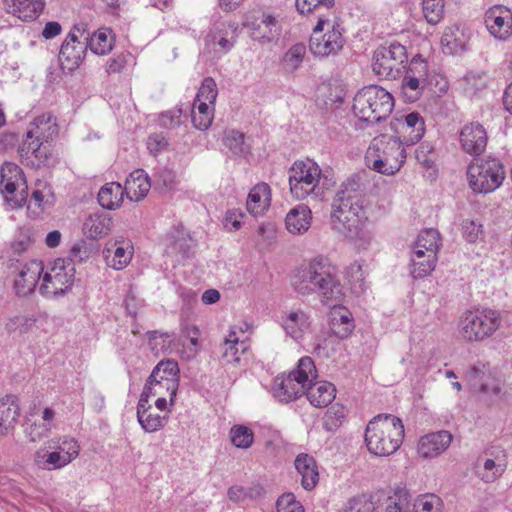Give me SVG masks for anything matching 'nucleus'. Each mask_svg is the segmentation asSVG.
Segmentation results:
<instances>
[{
	"instance_id": "f257e3e1",
	"label": "nucleus",
	"mask_w": 512,
	"mask_h": 512,
	"mask_svg": "<svg viewBox=\"0 0 512 512\" xmlns=\"http://www.w3.org/2000/svg\"><path fill=\"white\" fill-rule=\"evenodd\" d=\"M290 284L298 296H317L324 304L343 295L339 269L323 255L312 257L294 268L290 274Z\"/></svg>"
},
{
	"instance_id": "f03ea898",
	"label": "nucleus",
	"mask_w": 512,
	"mask_h": 512,
	"mask_svg": "<svg viewBox=\"0 0 512 512\" xmlns=\"http://www.w3.org/2000/svg\"><path fill=\"white\" fill-rule=\"evenodd\" d=\"M359 188L357 181H347L332 202L333 228L350 237L358 236L367 221L364 198Z\"/></svg>"
},
{
	"instance_id": "7ed1b4c3",
	"label": "nucleus",
	"mask_w": 512,
	"mask_h": 512,
	"mask_svg": "<svg viewBox=\"0 0 512 512\" xmlns=\"http://www.w3.org/2000/svg\"><path fill=\"white\" fill-rule=\"evenodd\" d=\"M404 439L402 420L391 414H379L373 417L365 430V444L368 451L379 457L394 454Z\"/></svg>"
},
{
	"instance_id": "20e7f679",
	"label": "nucleus",
	"mask_w": 512,
	"mask_h": 512,
	"mask_svg": "<svg viewBox=\"0 0 512 512\" xmlns=\"http://www.w3.org/2000/svg\"><path fill=\"white\" fill-rule=\"evenodd\" d=\"M289 186L292 196L297 200L310 198L322 201L330 183L320 166L311 159L294 162L289 170Z\"/></svg>"
},
{
	"instance_id": "39448f33",
	"label": "nucleus",
	"mask_w": 512,
	"mask_h": 512,
	"mask_svg": "<svg viewBox=\"0 0 512 512\" xmlns=\"http://www.w3.org/2000/svg\"><path fill=\"white\" fill-rule=\"evenodd\" d=\"M393 107V96L384 88L377 85L362 88L356 93L352 106V111L359 120L357 128L365 129L385 120Z\"/></svg>"
},
{
	"instance_id": "423d86ee",
	"label": "nucleus",
	"mask_w": 512,
	"mask_h": 512,
	"mask_svg": "<svg viewBox=\"0 0 512 512\" xmlns=\"http://www.w3.org/2000/svg\"><path fill=\"white\" fill-rule=\"evenodd\" d=\"M316 378L317 370L312 358L304 356L299 359L294 370L274 378L271 387L272 395L280 403L292 402L304 395L309 383Z\"/></svg>"
},
{
	"instance_id": "0eeeda50",
	"label": "nucleus",
	"mask_w": 512,
	"mask_h": 512,
	"mask_svg": "<svg viewBox=\"0 0 512 512\" xmlns=\"http://www.w3.org/2000/svg\"><path fill=\"white\" fill-rule=\"evenodd\" d=\"M405 147L399 138L374 139L365 156L367 166L384 175H394L405 162Z\"/></svg>"
},
{
	"instance_id": "6e6552de",
	"label": "nucleus",
	"mask_w": 512,
	"mask_h": 512,
	"mask_svg": "<svg viewBox=\"0 0 512 512\" xmlns=\"http://www.w3.org/2000/svg\"><path fill=\"white\" fill-rule=\"evenodd\" d=\"M501 322V316L497 310L490 308L468 310L460 317L458 333L467 342H482L500 328Z\"/></svg>"
},
{
	"instance_id": "1a4fd4ad",
	"label": "nucleus",
	"mask_w": 512,
	"mask_h": 512,
	"mask_svg": "<svg viewBox=\"0 0 512 512\" xmlns=\"http://www.w3.org/2000/svg\"><path fill=\"white\" fill-rule=\"evenodd\" d=\"M469 186L476 193H490L498 189L506 176L502 162L493 157L475 159L467 170Z\"/></svg>"
},
{
	"instance_id": "9d476101",
	"label": "nucleus",
	"mask_w": 512,
	"mask_h": 512,
	"mask_svg": "<svg viewBox=\"0 0 512 512\" xmlns=\"http://www.w3.org/2000/svg\"><path fill=\"white\" fill-rule=\"evenodd\" d=\"M343 28L335 18L320 16L309 41L315 56L328 57L338 54L344 47Z\"/></svg>"
},
{
	"instance_id": "9b49d317",
	"label": "nucleus",
	"mask_w": 512,
	"mask_h": 512,
	"mask_svg": "<svg viewBox=\"0 0 512 512\" xmlns=\"http://www.w3.org/2000/svg\"><path fill=\"white\" fill-rule=\"evenodd\" d=\"M75 266L59 258L44 272L39 293L47 299H57L72 288L75 281Z\"/></svg>"
},
{
	"instance_id": "f8f14e48",
	"label": "nucleus",
	"mask_w": 512,
	"mask_h": 512,
	"mask_svg": "<svg viewBox=\"0 0 512 512\" xmlns=\"http://www.w3.org/2000/svg\"><path fill=\"white\" fill-rule=\"evenodd\" d=\"M407 59L405 46L399 42H391L388 46H380L374 51L372 68L380 77L395 79Z\"/></svg>"
},
{
	"instance_id": "ddd939ff",
	"label": "nucleus",
	"mask_w": 512,
	"mask_h": 512,
	"mask_svg": "<svg viewBox=\"0 0 512 512\" xmlns=\"http://www.w3.org/2000/svg\"><path fill=\"white\" fill-rule=\"evenodd\" d=\"M26 185L22 169L6 162L0 169V192L14 208L22 207L27 201Z\"/></svg>"
},
{
	"instance_id": "4468645a",
	"label": "nucleus",
	"mask_w": 512,
	"mask_h": 512,
	"mask_svg": "<svg viewBox=\"0 0 512 512\" xmlns=\"http://www.w3.org/2000/svg\"><path fill=\"white\" fill-rule=\"evenodd\" d=\"M13 275V289L18 296L30 295L36 288L44 266L42 261L31 260L26 263L16 262L10 266Z\"/></svg>"
},
{
	"instance_id": "2eb2a0df",
	"label": "nucleus",
	"mask_w": 512,
	"mask_h": 512,
	"mask_svg": "<svg viewBox=\"0 0 512 512\" xmlns=\"http://www.w3.org/2000/svg\"><path fill=\"white\" fill-rule=\"evenodd\" d=\"M378 512H413L411 495L405 488L396 487L374 492Z\"/></svg>"
},
{
	"instance_id": "dca6fc26",
	"label": "nucleus",
	"mask_w": 512,
	"mask_h": 512,
	"mask_svg": "<svg viewBox=\"0 0 512 512\" xmlns=\"http://www.w3.org/2000/svg\"><path fill=\"white\" fill-rule=\"evenodd\" d=\"M397 122V130L402 145L412 146L418 143L425 134V121L418 112H411L395 119Z\"/></svg>"
},
{
	"instance_id": "f3484780",
	"label": "nucleus",
	"mask_w": 512,
	"mask_h": 512,
	"mask_svg": "<svg viewBox=\"0 0 512 512\" xmlns=\"http://www.w3.org/2000/svg\"><path fill=\"white\" fill-rule=\"evenodd\" d=\"M50 144L37 139H24L20 148L21 157L32 167L52 165L56 158Z\"/></svg>"
},
{
	"instance_id": "a211bd4d",
	"label": "nucleus",
	"mask_w": 512,
	"mask_h": 512,
	"mask_svg": "<svg viewBox=\"0 0 512 512\" xmlns=\"http://www.w3.org/2000/svg\"><path fill=\"white\" fill-rule=\"evenodd\" d=\"M485 25L497 39H506L512 31V12L503 5H494L485 13Z\"/></svg>"
},
{
	"instance_id": "6ab92c4d",
	"label": "nucleus",
	"mask_w": 512,
	"mask_h": 512,
	"mask_svg": "<svg viewBox=\"0 0 512 512\" xmlns=\"http://www.w3.org/2000/svg\"><path fill=\"white\" fill-rule=\"evenodd\" d=\"M459 141L463 151L470 155L482 154L487 146L488 136L486 129L478 122H471L463 126L459 134Z\"/></svg>"
},
{
	"instance_id": "aec40b11",
	"label": "nucleus",
	"mask_w": 512,
	"mask_h": 512,
	"mask_svg": "<svg viewBox=\"0 0 512 512\" xmlns=\"http://www.w3.org/2000/svg\"><path fill=\"white\" fill-rule=\"evenodd\" d=\"M86 49V42H81L74 32H70L62 43L59 52V61L63 69L72 71L79 67L84 59Z\"/></svg>"
},
{
	"instance_id": "412c9836",
	"label": "nucleus",
	"mask_w": 512,
	"mask_h": 512,
	"mask_svg": "<svg viewBox=\"0 0 512 512\" xmlns=\"http://www.w3.org/2000/svg\"><path fill=\"white\" fill-rule=\"evenodd\" d=\"M452 439L446 430L426 434L418 441L417 453L424 459L437 457L450 446Z\"/></svg>"
},
{
	"instance_id": "4be33fe9",
	"label": "nucleus",
	"mask_w": 512,
	"mask_h": 512,
	"mask_svg": "<svg viewBox=\"0 0 512 512\" xmlns=\"http://www.w3.org/2000/svg\"><path fill=\"white\" fill-rule=\"evenodd\" d=\"M55 450L46 455L45 464L48 469H59L69 464L79 455L80 446L74 438L64 437L56 446Z\"/></svg>"
},
{
	"instance_id": "5701e85b",
	"label": "nucleus",
	"mask_w": 512,
	"mask_h": 512,
	"mask_svg": "<svg viewBox=\"0 0 512 512\" xmlns=\"http://www.w3.org/2000/svg\"><path fill=\"white\" fill-rule=\"evenodd\" d=\"M58 133L59 127L56 118L51 113H43L30 123L25 139H37L41 142L51 143L56 139Z\"/></svg>"
},
{
	"instance_id": "b1692460",
	"label": "nucleus",
	"mask_w": 512,
	"mask_h": 512,
	"mask_svg": "<svg viewBox=\"0 0 512 512\" xmlns=\"http://www.w3.org/2000/svg\"><path fill=\"white\" fill-rule=\"evenodd\" d=\"M103 255L109 267L122 270L132 259L133 245L125 240L109 241L103 250Z\"/></svg>"
},
{
	"instance_id": "393cba45",
	"label": "nucleus",
	"mask_w": 512,
	"mask_h": 512,
	"mask_svg": "<svg viewBox=\"0 0 512 512\" xmlns=\"http://www.w3.org/2000/svg\"><path fill=\"white\" fill-rule=\"evenodd\" d=\"M6 11L24 22L37 19L43 12L45 0H3Z\"/></svg>"
},
{
	"instance_id": "a878e982",
	"label": "nucleus",
	"mask_w": 512,
	"mask_h": 512,
	"mask_svg": "<svg viewBox=\"0 0 512 512\" xmlns=\"http://www.w3.org/2000/svg\"><path fill=\"white\" fill-rule=\"evenodd\" d=\"M470 32L462 25H451L445 28L441 38L444 49L449 54L462 53L467 49Z\"/></svg>"
},
{
	"instance_id": "bb28decb",
	"label": "nucleus",
	"mask_w": 512,
	"mask_h": 512,
	"mask_svg": "<svg viewBox=\"0 0 512 512\" xmlns=\"http://www.w3.org/2000/svg\"><path fill=\"white\" fill-rule=\"evenodd\" d=\"M277 24L278 21L273 15L264 13L260 23L247 22L244 25L249 29L253 40L268 43L279 34Z\"/></svg>"
},
{
	"instance_id": "cd10ccee",
	"label": "nucleus",
	"mask_w": 512,
	"mask_h": 512,
	"mask_svg": "<svg viewBox=\"0 0 512 512\" xmlns=\"http://www.w3.org/2000/svg\"><path fill=\"white\" fill-rule=\"evenodd\" d=\"M177 382H171L169 379L163 377L153 378V373L149 376L140 398L149 400L152 396H165L167 394L170 399V405L174 404V398L178 391Z\"/></svg>"
},
{
	"instance_id": "c85d7f7f",
	"label": "nucleus",
	"mask_w": 512,
	"mask_h": 512,
	"mask_svg": "<svg viewBox=\"0 0 512 512\" xmlns=\"http://www.w3.org/2000/svg\"><path fill=\"white\" fill-rule=\"evenodd\" d=\"M305 394L311 405L315 407L328 406L336 396L335 386L327 381H311Z\"/></svg>"
},
{
	"instance_id": "c756f323",
	"label": "nucleus",
	"mask_w": 512,
	"mask_h": 512,
	"mask_svg": "<svg viewBox=\"0 0 512 512\" xmlns=\"http://www.w3.org/2000/svg\"><path fill=\"white\" fill-rule=\"evenodd\" d=\"M151 183L143 169H136L126 179L124 194L131 200L138 202L150 191Z\"/></svg>"
},
{
	"instance_id": "7c9ffc66",
	"label": "nucleus",
	"mask_w": 512,
	"mask_h": 512,
	"mask_svg": "<svg viewBox=\"0 0 512 512\" xmlns=\"http://www.w3.org/2000/svg\"><path fill=\"white\" fill-rule=\"evenodd\" d=\"M329 325L332 333L340 339L348 338L355 328L352 313L343 306L332 309Z\"/></svg>"
},
{
	"instance_id": "2f4dec72",
	"label": "nucleus",
	"mask_w": 512,
	"mask_h": 512,
	"mask_svg": "<svg viewBox=\"0 0 512 512\" xmlns=\"http://www.w3.org/2000/svg\"><path fill=\"white\" fill-rule=\"evenodd\" d=\"M137 420L145 432L152 433L164 426L165 417L153 411L149 400L139 398L137 404Z\"/></svg>"
},
{
	"instance_id": "473e14b6",
	"label": "nucleus",
	"mask_w": 512,
	"mask_h": 512,
	"mask_svg": "<svg viewBox=\"0 0 512 512\" xmlns=\"http://www.w3.org/2000/svg\"><path fill=\"white\" fill-rule=\"evenodd\" d=\"M271 189L268 184L261 182L249 192L246 207L254 216L262 214L270 206Z\"/></svg>"
},
{
	"instance_id": "72a5a7b5",
	"label": "nucleus",
	"mask_w": 512,
	"mask_h": 512,
	"mask_svg": "<svg viewBox=\"0 0 512 512\" xmlns=\"http://www.w3.org/2000/svg\"><path fill=\"white\" fill-rule=\"evenodd\" d=\"M312 212L306 205L291 209L285 218L287 230L292 234H303L311 226Z\"/></svg>"
},
{
	"instance_id": "f704fd0d",
	"label": "nucleus",
	"mask_w": 512,
	"mask_h": 512,
	"mask_svg": "<svg viewBox=\"0 0 512 512\" xmlns=\"http://www.w3.org/2000/svg\"><path fill=\"white\" fill-rule=\"evenodd\" d=\"M20 408L13 396L0 399V436L8 435L15 427Z\"/></svg>"
},
{
	"instance_id": "c9c22d12",
	"label": "nucleus",
	"mask_w": 512,
	"mask_h": 512,
	"mask_svg": "<svg viewBox=\"0 0 512 512\" xmlns=\"http://www.w3.org/2000/svg\"><path fill=\"white\" fill-rule=\"evenodd\" d=\"M309 325V315L300 309L290 311L282 317V327L293 339L301 338Z\"/></svg>"
},
{
	"instance_id": "e433bc0d",
	"label": "nucleus",
	"mask_w": 512,
	"mask_h": 512,
	"mask_svg": "<svg viewBox=\"0 0 512 512\" xmlns=\"http://www.w3.org/2000/svg\"><path fill=\"white\" fill-rule=\"evenodd\" d=\"M264 494V488L259 482H237L228 489V497L234 502L257 500Z\"/></svg>"
},
{
	"instance_id": "4c0bfd02",
	"label": "nucleus",
	"mask_w": 512,
	"mask_h": 512,
	"mask_svg": "<svg viewBox=\"0 0 512 512\" xmlns=\"http://www.w3.org/2000/svg\"><path fill=\"white\" fill-rule=\"evenodd\" d=\"M437 255L428 254L424 250H413L411 255V270L413 278H424L435 268Z\"/></svg>"
},
{
	"instance_id": "58836bf2",
	"label": "nucleus",
	"mask_w": 512,
	"mask_h": 512,
	"mask_svg": "<svg viewBox=\"0 0 512 512\" xmlns=\"http://www.w3.org/2000/svg\"><path fill=\"white\" fill-rule=\"evenodd\" d=\"M236 30L234 24L231 23H217L209 31L206 37V42L212 45H219L221 52L226 53L234 46V41L228 39L229 33Z\"/></svg>"
},
{
	"instance_id": "ea45409f",
	"label": "nucleus",
	"mask_w": 512,
	"mask_h": 512,
	"mask_svg": "<svg viewBox=\"0 0 512 512\" xmlns=\"http://www.w3.org/2000/svg\"><path fill=\"white\" fill-rule=\"evenodd\" d=\"M112 228V218L105 213L89 215L83 224V229L93 239L106 236Z\"/></svg>"
},
{
	"instance_id": "a19ab883",
	"label": "nucleus",
	"mask_w": 512,
	"mask_h": 512,
	"mask_svg": "<svg viewBox=\"0 0 512 512\" xmlns=\"http://www.w3.org/2000/svg\"><path fill=\"white\" fill-rule=\"evenodd\" d=\"M87 47L96 55L109 53L114 45V35L110 29L101 28L95 31L89 38H85Z\"/></svg>"
},
{
	"instance_id": "79ce46f5",
	"label": "nucleus",
	"mask_w": 512,
	"mask_h": 512,
	"mask_svg": "<svg viewBox=\"0 0 512 512\" xmlns=\"http://www.w3.org/2000/svg\"><path fill=\"white\" fill-rule=\"evenodd\" d=\"M124 196L123 187L116 182L105 184L98 193L99 204L108 210H115L120 207Z\"/></svg>"
},
{
	"instance_id": "37998d69",
	"label": "nucleus",
	"mask_w": 512,
	"mask_h": 512,
	"mask_svg": "<svg viewBox=\"0 0 512 512\" xmlns=\"http://www.w3.org/2000/svg\"><path fill=\"white\" fill-rule=\"evenodd\" d=\"M221 358L226 364H237L240 362V355L246 350V344L239 342L234 331L221 344Z\"/></svg>"
},
{
	"instance_id": "c03bdc74",
	"label": "nucleus",
	"mask_w": 512,
	"mask_h": 512,
	"mask_svg": "<svg viewBox=\"0 0 512 512\" xmlns=\"http://www.w3.org/2000/svg\"><path fill=\"white\" fill-rule=\"evenodd\" d=\"M338 512H378V501L374 493H363L348 499Z\"/></svg>"
},
{
	"instance_id": "a18cd8bd",
	"label": "nucleus",
	"mask_w": 512,
	"mask_h": 512,
	"mask_svg": "<svg viewBox=\"0 0 512 512\" xmlns=\"http://www.w3.org/2000/svg\"><path fill=\"white\" fill-rule=\"evenodd\" d=\"M215 105L205 102H195L192 108V123L198 130H207L214 118Z\"/></svg>"
},
{
	"instance_id": "49530a36",
	"label": "nucleus",
	"mask_w": 512,
	"mask_h": 512,
	"mask_svg": "<svg viewBox=\"0 0 512 512\" xmlns=\"http://www.w3.org/2000/svg\"><path fill=\"white\" fill-rule=\"evenodd\" d=\"M364 264L358 261L351 263L346 270V277L349 281L351 290L354 294L360 295L365 292L367 286L365 282L366 270Z\"/></svg>"
},
{
	"instance_id": "de8ad7c7",
	"label": "nucleus",
	"mask_w": 512,
	"mask_h": 512,
	"mask_svg": "<svg viewBox=\"0 0 512 512\" xmlns=\"http://www.w3.org/2000/svg\"><path fill=\"white\" fill-rule=\"evenodd\" d=\"M440 240V234L437 230L432 228L426 229L418 235L413 250H424L428 254L437 255Z\"/></svg>"
},
{
	"instance_id": "09e8293b",
	"label": "nucleus",
	"mask_w": 512,
	"mask_h": 512,
	"mask_svg": "<svg viewBox=\"0 0 512 512\" xmlns=\"http://www.w3.org/2000/svg\"><path fill=\"white\" fill-rule=\"evenodd\" d=\"M294 466L302 476V480H318V467L313 456L306 453L299 454L294 461Z\"/></svg>"
},
{
	"instance_id": "8fccbe9b",
	"label": "nucleus",
	"mask_w": 512,
	"mask_h": 512,
	"mask_svg": "<svg viewBox=\"0 0 512 512\" xmlns=\"http://www.w3.org/2000/svg\"><path fill=\"white\" fill-rule=\"evenodd\" d=\"M427 84L417 80L416 78H410L404 76L401 84V95L406 103H414L420 99L423 95Z\"/></svg>"
},
{
	"instance_id": "3c124183",
	"label": "nucleus",
	"mask_w": 512,
	"mask_h": 512,
	"mask_svg": "<svg viewBox=\"0 0 512 512\" xmlns=\"http://www.w3.org/2000/svg\"><path fill=\"white\" fill-rule=\"evenodd\" d=\"M35 323L36 318L34 315L19 314L7 320L5 329L9 334H25L34 327Z\"/></svg>"
},
{
	"instance_id": "603ef678",
	"label": "nucleus",
	"mask_w": 512,
	"mask_h": 512,
	"mask_svg": "<svg viewBox=\"0 0 512 512\" xmlns=\"http://www.w3.org/2000/svg\"><path fill=\"white\" fill-rule=\"evenodd\" d=\"M223 143L235 156L245 155L249 151V146L245 143V135L237 130L227 131Z\"/></svg>"
},
{
	"instance_id": "864d4df0",
	"label": "nucleus",
	"mask_w": 512,
	"mask_h": 512,
	"mask_svg": "<svg viewBox=\"0 0 512 512\" xmlns=\"http://www.w3.org/2000/svg\"><path fill=\"white\" fill-rule=\"evenodd\" d=\"M346 418V409L338 403L332 405L323 418V428L328 432L336 431Z\"/></svg>"
},
{
	"instance_id": "5fc2aeb1",
	"label": "nucleus",
	"mask_w": 512,
	"mask_h": 512,
	"mask_svg": "<svg viewBox=\"0 0 512 512\" xmlns=\"http://www.w3.org/2000/svg\"><path fill=\"white\" fill-rule=\"evenodd\" d=\"M405 76L416 78L417 80L429 84L428 63L420 54L412 57L407 67Z\"/></svg>"
},
{
	"instance_id": "6e6d98bb",
	"label": "nucleus",
	"mask_w": 512,
	"mask_h": 512,
	"mask_svg": "<svg viewBox=\"0 0 512 512\" xmlns=\"http://www.w3.org/2000/svg\"><path fill=\"white\" fill-rule=\"evenodd\" d=\"M306 54V46L303 43H296L285 53L283 67L286 71L292 72L298 69Z\"/></svg>"
},
{
	"instance_id": "4d7b16f0",
	"label": "nucleus",
	"mask_w": 512,
	"mask_h": 512,
	"mask_svg": "<svg viewBox=\"0 0 512 512\" xmlns=\"http://www.w3.org/2000/svg\"><path fill=\"white\" fill-rule=\"evenodd\" d=\"M422 10L426 21L436 25L444 16V0H422Z\"/></svg>"
},
{
	"instance_id": "13d9d810",
	"label": "nucleus",
	"mask_w": 512,
	"mask_h": 512,
	"mask_svg": "<svg viewBox=\"0 0 512 512\" xmlns=\"http://www.w3.org/2000/svg\"><path fill=\"white\" fill-rule=\"evenodd\" d=\"M231 442L237 448H249L254 440L253 431L245 425H234L230 430Z\"/></svg>"
},
{
	"instance_id": "bf43d9fd",
	"label": "nucleus",
	"mask_w": 512,
	"mask_h": 512,
	"mask_svg": "<svg viewBox=\"0 0 512 512\" xmlns=\"http://www.w3.org/2000/svg\"><path fill=\"white\" fill-rule=\"evenodd\" d=\"M441 506L442 501L435 494L421 495L412 504L413 512H440Z\"/></svg>"
},
{
	"instance_id": "052dcab7",
	"label": "nucleus",
	"mask_w": 512,
	"mask_h": 512,
	"mask_svg": "<svg viewBox=\"0 0 512 512\" xmlns=\"http://www.w3.org/2000/svg\"><path fill=\"white\" fill-rule=\"evenodd\" d=\"M217 95L218 90L215 80L212 77H206L203 79L194 101L215 105Z\"/></svg>"
},
{
	"instance_id": "680f3d73",
	"label": "nucleus",
	"mask_w": 512,
	"mask_h": 512,
	"mask_svg": "<svg viewBox=\"0 0 512 512\" xmlns=\"http://www.w3.org/2000/svg\"><path fill=\"white\" fill-rule=\"evenodd\" d=\"M94 253L92 246L85 240H79L70 249L67 262L71 264L82 263L89 259Z\"/></svg>"
},
{
	"instance_id": "e2e57ef3",
	"label": "nucleus",
	"mask_w": 512,
	"mask_h": 512,
	"mask_svg": "<svg viewBox=\"0 0 512 512\" xmlns=\"http://www.w3.org/2000/svg\"><path fill=\"white\" fill-rule=\"evenodd\" d=\"M153 378L163 377L169 379L171 382L179 384V367L177 362L173 360H166L159 362L153 369Z\"/></svg>"
},
{
	"instance_id": "0e129e2a",
	"label": "nucleus",
	"mask_w": 512,
	"mask_h": 512,
	"mask_svg": "<svg viewBox=\"0 0 512 512\" xmlns=\"http://www.w3.org/2000/svg\"><path fill=\"white\" fill-rule=\"evenodd\" d=\"M134 64V57L130 52L115 54L107 60L106 72L110 74L121 73L127 66Z\"/></svg>"
},
{
	"instance_id": "69168bd1",
	"label": "nucleus",
	"mask_w": 512,
	"mask_h": 512,
	"mask_svg": "<svg viewBox=\"0 0 512 512\" xmlns=\"http://www.w3.org/2000/svg\"><path fill=\"white\" fill-rule=\"evenodd\" d=\"M52 193L49 187L43 186V189L36 188L31 195L28 208L37 207L41 211H44L48 207L52 206L53 202L51 200Z\"/></svg>"
},
{
	"instance_id": "338daca9",
	"label": "nucleus",
	"mask_w": 512,
	"mask_h": 512,
	"mask_svg": "<svg viewBox=\"0 0 512 512\" xmlns=\"http://www.w3.org/2000/svg\"><path fill=\"white\" fill-rule=\"evenodd\" d=\"M484 473L482 478L496 480L502 477L506 470V462L503 458L486 459L483 464Z\"/></svg>"
},
{
	"instance_id": "774afa93",
	"label": "nucleus",
	"mask_w": 512,
	"mask_h": 512,
	"mask_svg": "<svg viewBox=\"0 0 512 512\" xmlns=\"http://www.w3.org/2000/svg\"><path fill=\"white\" fill-rule=\"evenodd\" d=\"M277 512H305L303 505L293 493L282 494L276 502Z\"/></svg>"
}]
</instances>
